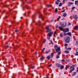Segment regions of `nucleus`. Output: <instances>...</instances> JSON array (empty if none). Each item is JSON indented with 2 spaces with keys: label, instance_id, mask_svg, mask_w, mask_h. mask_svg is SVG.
Returning a JSON list of instances; mask_svg holds the SVG:
<instances>
[{
  "label": "nucleus",
  "instance_id": "1",
  "mask_svg": "<svg viewBox=\"0 0 78 78\" xmlns=\"http://www.w3.org/2000/svg\"><path fill=\"white\" fill-rule=\"evenodd\" d=\"M54 48L55 49L56 52H55V53H56L57 52L59 51L60 50V47H58V45L56 44L54 46Z\"/></svg>",
  "mask_w": 78,
  "mask_h": 78
},
{
  "label": "nucleus",
  "instance_id": "2",
  "mask_svg": "<svg viewBox=\"0 0 78 78\" xmlns=\"http://www.w3.org/2000/svg\"><path fill=\"white\" fill-rule=\"evenodd\" d=\"M70 38L69 36L65 37V42L67 43H69L70 41Z\"/></svg>",
  "mask_w": 78,
  "mask_h": 78
},
{
  "label": "nucleus",
  "instance_id": "3",
  "mask_svg": "<svg viewBox=\"0 0 78 78\" xmlns=\"http://www.w3.org/2000/svg\"><path fill=\"white\" fill-rule=\"evenodd\" d=\"M53 34V32H50V33H49L48 35H47V36H49L48 37H47V39H48V40H49L50 39V36H51V35H52V34Z\"/></svg>",
  "mask_w": 78,
  "mask_h": 78
},
{
  "label": "nucleus",
  "instance_id": "4",
  "mask_svg": "<svg viewBox=\"0 0 78 78\" xmlns=\"http://www.w3.org/2000/svg\"><path fill=\"white\" fill-rule=\"evenodd\" d=\"M69 69H71L70 70V72H72L75 70V68H74V66H71Z\"/></svg>",
  "mask_w": 78,
  "mask_h": 78
},
{
  "label": "nucleus",
  "instance_id": "5",
  "mask_svg": "<svg viewBox=\"0 0 78 78\" xmlns=\"http://www.w3.org/2000/svg\"><path fill=\"white\" fill-rule=\"evenodd\" d=\"M39 18H41L43 20H44V16H43L42 15V14L40 13L39 15Z\"/></svg>",
  "mask_w": 78,
  "mask_h": 78
},
{
  "label": "nucleus",
  "instance_id": "6",
  "mask_svg": "<svg viewBox=\"0 0 78 78\" xmlns=\"http://www.w3.org/2000/svg\"><path fill=\"white\" fill-rule=\"evenodd\" d=\"M46 29H47V32H50L51 31V29H49V26H47L46 27Z\"/></svg>",
  "mask_w": 78,
  "mask_h": 78
},
{
  "label": "nucleus",
  "instance_id": "7",
  "mask_svg": "<svg viewBox=\"0 0 78 78\" xmlns=\"http://www.w3.org/2000/svg\"><path fill=\"white\" fill-rule=\"evenodd\" d=\"M69 29L68 28H65L63 30V32L65 33H67V32H69Z\"/></svg>",
  "mask_w": 78,
  "mask_h": 78
},
{
  "label": "nucleus",
  "instance_id": "8",
  "mask_svg": "<svg viewBox=\"0 0 78 78\" xmlns=\"http://www.w3.org/2000/svg\"><path fill=\"white\" fill-rule=\"evenodd\" d=\"M73 17L74 19H78V16L77 15H73Z\"/></svg>",
  "mask_w": 78,
  "mask_h": 78
},
{
  "label": "nucleus",
  "instance_id": "9",
  "mask_svg": "<svg viewBox=\"0 0 78 78\" xmlns=\"http://www.w3.org/2000/svg\"><path fill=\"white\" fill-rule=\"evenodd\" d=\"M60 55V52H58V55H56V58L57 59H58V58H59V55Z\"/></svg>",
  "mask_w": 78,
  "mask_h": 78
},
{
  "label": "nucleus",
  "instance_id": "10",
  "mask_svg": "<svg viewBox=\"0 0 78 78\" xmlns=\"http://www.w3.org/2000/svg\"><path fill=\"white\" fill-rule=\"evenodd\" d=\"M60 25H61L62 26V27H64L65 26H66V23H65V24H64V23H63L62 24V23H60Z\"/></svg>",
  "mask_w": 78,
  "mask_h": 78
},
{
  "label": "nucleus",
  "instance_id": "11",
  "mask_svg": "<svg viewBox=\"0 0 78 78\" xmlns=\"http://www.w3.org/2000/svg\"><path fill=\"white\" fill-rule=\"evenodd\" d=\"M59 2H60L59 0H57V1H55V4L56 5H59Z\"/></svg>",
  "mask_w": 78,
  "mask_h": 78
},
{
  "label": "nucleus",
  "instance_id": "12",
  "mask_svg": "<svg viewBox=\"0 0 78 78\" xmlns=\"http://www.w3.org/2000/svg\"><path fill=\"white\" fill-rule=\"evenodd\" d=\"M67 36H71V34L70 32H68L66 33Z\"/></svg>",
  "mask_w": 78,
  "mask_h": 78
},
{
  "label": "nucleus",
  "instance_id": "13",
  "mask_svg": "<svg viewBox=\"0 0 78 78\" xmlns=\"http://www.w3.org/2000/svg\"><path fill=\"white\" fill-rule=\"evenodd\" d=\"M56 65L57 66V67H61V64H60L56 63Z\"/></svg>",
  "mask_w": 78,
  "mask_h": 78
},
{
  "label": "nucleus",
  "instance_id": "14",
  "mask_svg": "<svg viewBox=\"0 0 78 78\" xmlns=\"http://www.w3.org/2000/svg\"><path fill=\"white\" fill-rule=\"evenodd\" d=\"M58 28L60 29V31H62L63 30V28H62L61 26H59Z\"/></svg>",
  "mask_w": 78,
  "mask_h": 78
},
{
  "label": "nucleus",
  "instance_id": "15",
  "mask_svg": "<svg viewBox=\"0 0 78 78\" xmlns=\"http://www.w3.org/2000/svg\"><path fill=\"white\" fill-rule=\"evenodd\" d=\"M50 58L51 57V55L49 56H48L47 57V58L48 59V60H50Z\"/></svg>",
  "mask_w": 78,
  "mask_h": 78
},
{
  "label": "nucleus",
  "instance_id": "16",
  "mask_svg": "<svg viewBox=\"0 0 78 78\" xmlns=\"http://www.w3.org/2000/svg\"><path fill=\"white\" fill-rule=\"evenodd\" d=\"M41 21L38 20V23H37V25H39V26H41Z\"/></svg>",
  "mask_w": 78,
  "mask_h": 78
},
{
  "label": "nucleus",
  "instance_id": "17",
  "mask_svg": "<svg viewBox=\"0 0 78 78\" xmlns=\"http://www.w3.org/2000/svg\"><path fill=\"white\" fill-rule=\"evenodd\" d=\"M73 4V3L69 2L68 3V6H70L71 5H72Z\"/></svg>",
  "mask_w": 78,
  "mask_h": 78
},
{
  "label": "nucleus",
  "instance_id": "18",
  "mask_svg": "<svg viewBox=\"0 0 78 78\" xmlns=\"http://www.w3.org/2000/svg\"><path fill=\"white\" fill-rule=\"evenodd\" d=\"M64 53H67V54L68 53H69V51H64Z\"/></svg>",
  "mask_w": 78,
  "mask_h": 78
},
{
  "label": "nucleus",
  "instance_id": "19",
  "mask_svg": "<svg viewBox=\"0 0 78 78\" xmlns=\"http://www.w3.org/2000/svg\"><path fill=\"white\" fill-rule=\"evenodd\" d=\"M76 73L75 72H74L72 74V76H75V75H76Z\"/></svg>",
  "mask_w": 78,
  "mask_h": 78
},
{
  "label": "nucleus",
  "instance_id": "20",
  "mask_svg": "<svg viewBox=\"0 0 78 78\" xmlns=\"http://www.w3.org/2000/svg\"><path fill=\"white\" fill-rule=\"evenodd\" d=\"M51 58H52L53 57V56H54V54H53V53H51Z\"/></svg>",
  "mask_w": 78,
  "mask_h": 78
},
{
  "label": "nucleus",
  "instance_id": "21",
  "mask_svg": "<svg viewBox=\"0 0 78 78\" xmlns=\"http://www.w3.org/2000/svg\"><path fill=\"white\" fill-rule=\"evenodd\" d=\"M75 5H78V1H75Z\"/></svg>",
  "mask_w": 78,
  "mask_h": 78
},
{
  "label": "nucleus",
  "instance_id": "22",
  "mask_svg": "<svg viewBox=\"0 0 78 78\" xmlns=\"http://www.w3.org/2000/svg\"><path fill=\"white\" fill-rule=\"evenodd\" d=\"M67 16V13H64V14H63V17H66V16Z\"/></svg>",
  "mask_w": 78,
  "mask_h": 78
},
{
  "label": "nucleus",
  "instance_id": "23",
  "mask_svg": "<svg viewBox=\"0 0 78 78\" xmlns=\"http://www.w3.org/2000/svg\"><path fill=\"white\" fill-rule=\"evenodd\" d=\"M60 69H64V66H62V65L61 66H60Z\"/></svg>",
  "mask_w": 78,
  "mask_h": 78
},
{
  "label": "nucleus",
  "instance_id": "24",
  "mask_svg": "<svg viewBox=\"0 0 78 78\" xmlns=\"http://www.w3.org/2000/svg\"><path fill=\"white\" fill-rule=\"evenodd\" d=\"M75 29H76V30H78V26H76L74 27Z\"/></svg>",
  "mask_w": 78,
  "mask_h": 78
},
{
  "label": "nucleus",
  "instance_id": "25",
  "mask_svg": "<svg viewBox=\"0 0 78 78\" xmlns=\"http://www.w3.org/2000/svg\"><path fill=\"white\" fill-rule=\"evenodd\" d=\"M41 60H43V59H44V58L42 56L40 58Z\"/></svg>",
  "mask_w": 78,
  "mask_h": 78
},
{
  "label": "nucleus",
  "instance_id": "26",
  "mask_svg": "<svg viewBox=\"0 0 78 78\" xmlns=\"http://www.w3.org/2000/svg\"><path fill=\"white\" fill-rule=\"evenodd\" d=\"M66 50H71L72 49V48H67L66 47L65 48Z\"/></svg>",
  "mask_w": 78,
  "mask_h": 78
},
{
  "label": "nucleus",
  "instance_id": "27",
  "mask_svg": "<svg viewBox=\"0 0 78 78\" xmlns=\"http://www.w3.org/2000/svg\"><path fill=\"white\" fill-rule=\"evenodd\" d=\"M61 19V16H58V18L57 19V20H59V19Z\"/></svg>",
  "mask_w": 78,
  "mask_h": 78
},
{
  "label": "nucleus",
  "instance_id": "28",
  "mask_svg": "<svg viewBox=\"0 0 78 78\" xmlns=\"http://www.w3.org/2000/svg\"><path fill=\"white\" fill-rule=\"evenodd\" d=\"M76 45H78V40L76 41Z\"/></svg>",
  "mask_w": 78,
  "mask_h": 78
},
{
  "label": "nucleus",
  "instance_id": "29",
  "mask_svg": "<svg viewBox=\"0 0 78 78\" xmlns=\"http://www.w3.org/2000/svg\"><path fill=\"white\" fill-rule=\"evenodd\" d=\"M62 5V3H60L59 5V6H61Z\"/></svg>",
  "mask_w": 78,
  "mask_h": 78
},
{
  "label": "nucleus",
  "instance_id": "30",
  "mask_svg": "<svg viewBox=\"0 0 78 78\" xmlns=\"http://www.w3.org/2000/svg\"><path fill=\"white\" fill-rule=\"evenodd\" d=\"M60 37H62L63 36V35L61 33L60 34Z\"/></svg>",
  "mask_w": 78,
  "mask_h": 78
},
{
  "label": "nucleus",
  "instance_id": "31",
  "mask_svg": "<svg viewBox=\"0 0 78 78\" xmlns=\"http://www.w3.org/2000/svg\"><path fill=\"white\" fill-rule=\"evenodd\" d=\"M56 32H54V37H55V35H56Z\"/></svg>",
  "mask_w": 78,
  "mask_h": 78
},
{
  "label": "nucleus",
  "instance_id": "32",
  "mask_svg": "<svg viewBox=\"0 0 78 78\" xmlns=\"http://www.w3.org/2000/svg\"><path fill=\"white\" fill-rule=\"evenodd\" d=\"M67 45H68L67 44H65L64 46H65V48H66H66H67Z\"/></svg>",
  "mask_w": 78,
  "mask_h": 78
},
{
  "label": "nucleus",
  "instance_id": "33",
  "mask_svg": "<svg viewBox=\"0 0 78 78\" xmlns=\"http://www.w3.org/2000/svg\"><path fill=\"white\" fill-rule=\"evenodd\" d=\"M26 8H27V9H30V7H29L27 5L26 7Z\"/></svg>",
  "mask_w": 78,
  "mask_h": 78
},
{
  "label": "nucleus",
  "instance_id": "34",
  "mask_svg": "<svg viewBox=\"0 0 78 78\" xmlns=\"http://www.w3.org/2000/svg\"><path fill=\"white\" fill-rule=\"evenodd\" d=\"M8 47H9V46L8 45H7L5 47V48H8Z\"/></svg>",
  "mask_w": 78,
  "mask_h": 78
},
{
  "label": "nucleus",
  "instance_id": "35",
  "mask_svg": "<svg viewBox=\"0 0 78 78\" xmlns=\"http://www.w3.org/2000/svg\"><path fill=\"white\" fill-rule=\"evenodd\" d=\"M76 56H78V52H76V53L75 54Z\"/></svg>",
  "mask_w": 78,
  "mask_h": 78
},
{
  "label": "nucleus",
  "instance_id": "36",
  "mask_svg": "<svg viewBox=\"0 0 78 78\" xmlns=\"http://www.w3.org/2000/svg\"><path fill=\"white\" fill-rule=\"evenodd\" d=\"M45 48H43V49H42L41 50L42 52H43V51H44L45 50Z\"/></svg>",
  "mask_w": 78,
  "mask_h": 78
},
{
  "label": "nucleus",
  "instance_id": "37",
  "mask_svg": "<svg viewBox=\"0 0 78 78\" xmlns=\"http://www.w3.org/2000/svg\"><path fill=\"white\" fill-rule=\"evenodd\" d=\"M35 17V15H34V16H33V17H32L33 19V20H34V19Z\"/></svg>",
  "mask_w": 78,
  "mask_h": 78
},
{
  "label": "nucleus",
  "instance_id": "38",
  "mask_svg": "<svg viewBox=\"0 0 78 78\" xmlns=\"http://www.w3.org/2000/svg\"><path fill=\"white\" fill-rule=\"evenodd\" d=\"M49 52H50V51H46V53H47V54H48V53H49Z\"/></svg>",
  "mask_w": 78,
  "mask_h": 78
},
{
  "label": "nucleus",
  "instance_id": "39",
  "mask_svg": "<svg viewBox=\"0 0 78 78\" xmlns=\"http://www.w3.org/2000/svg\"><path fill=\"white\" fill-rule=\"evenodd\" d=\"M62 62H64L65 61V60L64 59H62L61 60Z\"/></svg>",
  "mask_w": 78,
  "mask_h": 78
},
{
  "label": "nucleus",
  "instance_id": "40",
  "mask_svg": "<svg viewBox=\"0 0 78 78\" xmlns=\"http://www.w3.org/2000/svg\"><path fill=\"white\" fill-rule=\"evenodd\" d=\"M50 42H51V43L52 44H53V41H52L50 40Z\"/></svg>",
  "mask_w": 78,
  "mask_h": 78
},
{
  "label": "nucleus",
  "instance_id": "41",
  "mask_svg": "<svg viewBox=\"0 0 78 78\" xmlns=\"http://www.w3.org/2000/svg\"><path fill=\"white\" fill-rule=\"evenodd\" d=\"M46 39H44V43H45V42H46Z\"/></svg>",
  "mask_w": 78,
  "mask_h": 78
},
{
  "label": "nucleus",
  "instance_id": "42",
  "mask_svg": "<svg viewBox=\"0 0 78 78\" xmlns=\"http://www.w3.org/2000/svg\"><path fill=\"white\" fill-rule=\"evenodd\" d=\"M71 25V23L69 22L68 23V25L69 26V25Z\"/></svg>",
  "mask_w": 78,
  "mask_h": 78
},
{
  "label": "nucleus",
  "instance_id": "43",
  "mask_svg": "<svg viewBox=\"0 0 78 78\" xmlns=\"http://www.w3.org/2000/svg\"><path fill=\"white\" fill-rule=\"evenodd\" d=\"M58 11V9H55V12H57V11Z\"/></svg>",
  "mask_w": 78,
  "mask_h": 78
},
{
  "label": "nucleus",
  "instance_id": "44",
  "mask_svg": "<svg viewBox=\"0 0 78 78\" xmlns=\"http://www.w3.org/2000/svg\"><path fill=\"white\" fill-rule=\"evenodd\" d=\"M62 12H65V10H62L61 11Z\"/></svg>",
  "mask_w": 78,
  "mask_h": 78
},
{
  "label": "nucleus",
  "instance_id": "45",
  "mask_svg": "<svg viewBox=\"0 0 78 78\" xmlns=\"http://www.w3.org/2000/svg\"><path fill=\"white\" fill-rule=\"evenodd\" d=\"M75 7H73L72 8V9L73 10V9H75Z\"/></svg>",
  "mask_w": 78,
  "mask_h": 78
},
{
  "label": "nucleus",
  "instance_id": "46",
  "mask_svg": "<svg viewBox=\"0 0 78 78\" xmlns=\"http://www.w3.org/2000/svg\"><path fill=\"white\" fill-rule=\"evenodd\" d=\"M68 67L67 66H66V68H65V69L66 70H67V68H68Z\"/></svg>",
  "mask_w": 78,
  "mask_h": 78
},
{
  "label": "nucleus",
  "instance_id": "47",
  "mask_svg": "<svg viewBox=\"0 0 78 78\" xmlns=\"http://www.w3.org/2000/svg\"><path fill=\"white\" fill-rule=\"evenodd\" d=\"M52 65V64H51L50 65H49L48 66H49V67H51V66Z\"/></svg>",
  "mask_w": 78,
  "mask_h": 78
},
{
  "label": "nucleus",
  "instance_id": "48",
  "mask_svg": "<svg viewBox=\"0 0 78 78\" xmlns=\"http://www.w3.org/2000/svg\"><path fill=\"white\" fill-rule=\"evenodd\" d=\"M15 23V22H14V21H12V24H13V23Z\"/></svg>",
  "mask_w": 78,
  "mask_h": 78
},
{
  "label": "nucleus",
  "instance_id": "49",
  "mask_svg": "<svg viewBox=\"0 0 78 78\" xmlns=\"http://www.w3.org/2000/svg\"><path fill=\"white\" fill-rule=\"evenodd\" d=\"M18 31H19V30H15V32H18Z\"/></svg>",
  "mask_w": 78,
  "mask_h": 78
},
{
  "label": "nucleus",
  "instance_id": "50",
  "mask_svg": "<svg viewBox=\"0 0 78 78\" xmlns=\"http://www.w3.org/2000/svg\"><path fill=\"white\" fill-rule=\"evenodd\" d=\"M32 69H33L34 68V66H32L31 67Z\"/></svg>",
  "mask_w": 78,
  "mask_h": 78
},
{
  "label": "nucleus",
  "instance_id": "51",
  "mask_svg": "<svg viewBox=\"0 0 78 78\" xmlns=\"http://www.w3.org/2000/svg\"><path fill=\"white\" fill-rule=\"evenodd\" d=\"M48 7H50V5H48Z\"/></svg>",
  "mask_w": 78,
  "mask_h": 78
},
{
  "label": "nucleus",
  "instance_id": "52",
  "mask_svg": "<svg viewBox=\"0 0 78 78\" xmlns=\"http://www.w3.org/2000/svg\"><path fill=\"white\" fill-rule=\"evenodd\" d=\"M58 26H56V28H58Z\"/></svg>",
  "mask_w": 78,
  "mask_h": 78
},
{
  "label": "nucleus",
  "instance_id": "53",
  "mask_svg": "<svg viewBox=\"0 0 78 78\" xmlns=\"http://www.w3.org/2000/svg\"><path fill=\"white\" fill-rule=\"evenodd\" d=\"M64 35L65 36H67V34H66L65 33H64Z\"/></svg>",
  "mask_w": 78,
  "mask_h": 78
},
{
  "label": "nucleus",
  "instance_id": "54",
  "mask_svg": "<svg viewBox=\"0 0 78 78\" xmlns=\"http://www.w3.org/2000/svg\"><path fill=\"white\" fill-rule=\"evenodd\" d=\"M35 55H37V52H35V53H34Z\"/></svg>",
  "mask_w": 78,
  "mask_h": 78
},
{
  "label": "nucleus",
  "instance_id": "55",
  "mask_svg": "<svg viewBox=\"0 0 78 78\" xmlns=\"http://www.w3.org/2000/svg\"><path fill=\"white\" fill-rule=\"evenodd\" d=\"M26 25H27V24H28V22H26Z\"/></svg>",
  "mask_w": 78,
  "mask_h": 78
},
{
  "label": "nucleus",
  "instance_id": "56",
  "mask_svg": "<svg viewBox=\"0 0 78 78\" xmlns=\"http://www.w3.org/2000/svg\"><path fill=\"white\" fill-rule=\"evenodd\" d=\"M77 72H78V68H77Z\"/></svg>",
  "mask_w": 78,
  "mask_h": 78
},
{
  "label": "nucleus",
  "instance_id": "57",
  "mask_svg": "<svg viewBox=\"0 0 78 78\" xmlns=\"http://www.w3.org/2000/svg\"><path fill=\"white\" fill-rule=\"evenodd\" d=\"M32 76H34V74H32Z\"/></svg>",
  "mask_w": 78,
  "mask_h": 78
},
{
  "label": "nucleus",
  "instance_id": "58",
  "mask_svg": "<svg viewBox=\"0 0 78 78\" xmlns=\"http://www.w3.org/2000/svg\"><path fill=\"white\" fill-rule=\"evenodd\" d=\"M49 78L48 76H46V78Z\"/></svg>",
  "mask_w": 78,
  "mask_h": 78
},
{
  "label": "nucleus",
  "instance_id": "59",
  "mask_svg": "<svg viewBox=\"0 0 78 78\" xmlns=\"http://www.w3.org/2000/svg\"><path fill=\"white\" fill-rule=\"evenodd\" d=\"M36 78H38V77L37 76H36Z\"/></svg>",
  "mask_w": 78,
  "mask_h": 78
},
{
  "label": "nucleus",
  "instance_id": "60",
  "mask_svg": "<svg viewBox=\"0 0 78 78\" xmlns=\"http://www.w3.org/2000/svg\"><path fill=\"white\" fill-rule=\"evenodd\" d=\"M29 13H30V12H28V14Z\"/></svg>",
  "mask_w": 78,
  "mask_h": 78
},
{
  "label": "nucleus",
  "instance_id": "61",
  "mask_svg": "<svg viewBox=\"0 0 78 78\" xmlns=\"http://www.w3.org/2000/svg\"><path fill=\"white\" fill-rule=\"evenodd\" d=\"M32 41H30V43H31Z\"/></svg>",
  "mask_w": 78,
  "mask_h": 78
},
{
  "label": "nucleus",
  "instance_id": "62",
  "mask_svg": "<svg viewBox=\"0 0 78 78\" xmlns=\"http://www.w3.org/2000/svg\"><path fill=\"white\" fill-rule=\"evenodd\" d=\"M27 3H29V2H27Z\"/></svg>",
  "mask_w": 78,
  "mask_h": 78
},
{
  "label": "nucleus",
  "instance_id": "63",
  "mask_svg": "<svg viewBox=\"0 0 78 78\" xmlns=\"http://www.w3.org/2000/svg\"><path fill=\"white\" fill-rule=\"evenodd\" d=\"M63 1H66V0H63Z\"/></svg>",
  "mask_w": 78,
  "mask_h": 78
},
{
  "label": "nucleus",
  "instance_id": "64",
  "mask_svg": "<svg viewBox=\"0 0 78 78\" xmlns=\"http://www.w3.org/2000/svg\"><path fill=\"white\" fill-rule=\"evenodd\" d=\"M77 61H78V58H77Z\"/></svg>",
  "mask_w": 78,
  "mask_h": 78
}]
</instances>
